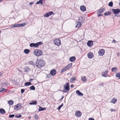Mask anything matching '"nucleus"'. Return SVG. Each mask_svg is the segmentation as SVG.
<instances>
[{"label":"nucleus","mask_w":120,"mask_h":120,"mask_svg":"<svg viewBox=\"0 0 120 120\" xmlns=\"http://www.w3.org/2000/svg\"><path fill=\"white\" fill-rule=\"evenodd\" d=\"M45 64V62L44 61L41 59H37L36 65L37 67L40 68L43 67Z\"/></svg>","instance_id":"f257e3e1"},{"label":"nucleus","mask_w":120,"mask_h":120,"mask_svg":"<svg viewBox=\"0 0 120 120\" xmlns=\"http://www.w3.org/2000/svg\"><path fill=\"white\" fill-rule=\"evenodd\" d=\"M34 54L37 56H40L42 55L43 53L42 51L40 50L36 49L34 51Z\"/></svg>","instance_id":"f03ea898"},{"label":"nucleus","mask_w":120,"mask_h":120,"mask_svg":"<svg viewBox=\"0 0 120 120\" xmlns=\"http://www.w3.org/2000/svg\"><path fill=\"white\" fill-rule=\"evenodd\" d=\"M42 44V42L40 41L36 43H32L30 44V47H38L39 45H41Z\"/></svg>","instance_id":"7ed1b4c3"},{"label":"nucleus","mask_w":120,"mask_h":120,"mask_svg":"<svg viewBox=\"0 0 120 120\" xmlns=\"http://www.w3.org/2000/svg\"><path fill=\"white\" fill-rule=\"evenodd\" d=\"M54 43L55 45L57 46H59L61 44L60 40L58 38L55 39L54 41Z\"/></svg>","instance_id":"20e7f679"},{"label":"nucleus","mask_w":120,"mask_h":120,"mask_svg":"<svg viewBox=\"0 0 120 120\" xmlns=\"http://www.w3.org/2000/svg\"><path fill=\"white\" fill-rule=\"evenodd\" d=\"M112 11L114 14H118L120 12V9L118 8L117 9L113 8L112 9Z\"/></svg>","instance_id":"39448f33"},{"label":"nucleus","mask_w":120,"mask_h":120,"mask_svg":"<svg viewBox=\"0 0 120 120\" xmlns=\"http://www.w3.org/2000/svg\"><path fill=\"white\" fill-rule=\"evenodd\" d=\"M54 14V12L52 11H51L49 13H47L46 14L44 15L43 16L45 17H47L52 15Z\"/></svg>","instance_id":"423d86ee"},{"label":"nucleus","mask_w":120,"mask_h":120,"mask_svg":"<svg viewBox=\"0 0 120 120\" xmlns=\"http://www.w3.org/2000/svg\"><path fill=\"white\" fill-rule=\"evenodd\" d=\"M56 71L55 69H53L50 72V73L52 76H54L56 74Z\"/></svg>","instance_id":"0eeeda50"},{"label":"nucleus","mask_w":120,"mask_h":120,"mask_svg":"<svg viewBox=\"0 0 120 120\" xmlns=\"http://www.w3.org/2000/svg\"><path fill=\"white\" fill-rule=\"evenodd\" d=\"M105 52V50L104 49H102L99 51L98 53L100 56H102L104 54Z\"/></svg>","instance_id":"6e6552de"},{"label":"nucleus","mask_w":120,"mask_h":120,"mask_svg":"<svg viewBox=\"0 0 120 120\" xmlns=\"http://www.w3.org/2000/svg\"><path fill=\"white\" fill-rule=\"evenodd\" d=\"M22 107L21 104H18L14 106V108L16 110H18L20 109Z\"/></svg>","instance_id":"1a4fd4ad"},{"label":"nucleus","mask_w":120,"mask_h":120,"mask_svg":"<svg viewBox=\"0 0 120 120\" xmlns=\"http://www.w3.org/2000/svg\"><path fill=\"white\" fill-rule=\"evenodd\" d=\"M24 70L26 73H28L30 70L31 69L29 67H26L24 68Z\"/></svg>","instance_id":"9d476101"},{"label":"nucleus","mask_w":120,"mask_h":120,"mask_svg":"<svg viewBox=\"0 0 120 120\" xmlns=\"http://www.w3.org/2000/svg\"><path fill=\"white\" fill-rule=\"evenodd\" d=\"M81 115V113L79 111H77L75 113V115L78 117H80Z\"/></svg>","instance_id":"9b49d317"},{"label":"nucleus","mask_w":120,"mask_h":120,"mask_svg":"<svg viewBox=\"0 0 120 120\" xmlns=\"http://www.w3.org/2000/svg\"><path fill=\"white\" fill-rule=\"evenodd\" d=\"M78 20L79 22L83 23L84 22L85 18L83 17L80 16Z\"/></svg>","instance_id":"f8f14e48"},{"label":"nucleus","mask_w":120,"mask_h":120,"mask_svg":"<svg viewBox=\"0 0 120 120\" xmlns=\"http://www.w3.org/2000/svg\"><path fill=\"white\" fill-rule=\"evenodd\" d=\"M87 55L88 57L90 59L94 57L93 54L91 52H89Z\"/></svg>","instance_id":"ddd939ff"},{"label":"nucleus","mask_w":120,"mask_h":120,"mask_svg":"<svg viewBox=\"0 0 120 120\" xmlns=\"http://www.w3.org/2000/svg\"><path fill=\"white\" fill-rule=\"evenodd\" d=\"M80 9L81 11L84 12L86 10V7L84 5H82L80 7Z\"/></svg>","instance_id":"4468645a"},{"label":"nucleus","mask_w":120,"mask_h":120,"mask_svg":"<svg viewBox=\"0 0 120 120\" xmlns=\"http://www.w3.org/2000/svg\"><path fill=\"white\" fill-rule=\"evenodd\" d=\"M87 44L88 46L91 47L93 44V41L91 40L89 41L87 43Z\"/></svg>","instance_id":"2eb2a0df"},{"label":"nucleus","mask_w":120,"mask_h":120,"mask_svg":"<svg viewBox=\"0 0 120 120\" xmlns=\"http://www.w3.org/2000/svg\"><path fill=\"white\" fill-rule=\"evenodd\" d=\"M108 72V70H106L104 72H103L101 74L102 75L105 77H106L107 76V74Z\"/></svg>","instance_id":"dca6fc26"},{"label":"nucleus","mask_w":120,"mask_h":120,"mask_svg":"<svg viewBox=\"0 0 120 120\" xmlns=\"http://www.w3.org/2000/svg\"><path fill=\"white\" fill-rule=\"evenodd\" d=\"M69 85L68 83L67 82L64 86V88L68 90H69Z\"/></svg>","instance_id":"f3484780"},{"label":"nucleus","mask_w":120,"mask_h":120,"mask_svg":"<svg viewBox=\"0 0 120 120\" xmlns=\"http://www.w3.org/2000/svg\"><path fill=\"white\" fill-rule=\"evenodd\" d=\"M77 25L76 26V27H78V28H79L82 25L81 23L79 22L78 21L76 22Z\"/></svg>","instance_id":"a211bd4d"},{"label":"nucleus","mask_w":120,"mask_h":120,"mask_svg":"<svg viewBox=\"0 0 120 120\" xmlns=\"http://www.w3.org/2000/svg\"><path fill=\"white\" fill-rule=\"evenodd\" d=\"M76 58L75 56H72L69 59V61L71 62H73L75 60Z\"/></svg>","instance_id":"6ab92c4d"},{"label":"nucleus","mask_w":120,"mask_h":120,"mask_svg":"<svg viewBox=\"0 0 120 120\" xmlns=\"http://www.w3.org/2000/svg\"><path fill=\"white\" fill-rule=\"evenodd\" d=\"M76 79V78L75 77H73L70 79V82L71 83H73Z\"/></svg>","instance_id":"aec40b11"},{"label":"nucleus","mask_w":120,"mask_h":120,"mask_svg":"<svg viewBox=\"0 0 120 120\" xmlns=\"http://www.w3.org/2000/svg\"><path fill=\"white\" fill-rule=\"evenodd\" d=\"M76 93L79 96H82L83 95V94L82 93L78 90L76 91Z\"/></svg>","instance_id":"412c9836"},{"label":"nucleus","mask_w":120,"mask_h":120,"mask_svg":"<svg viewBox=\"0 0 120 120\" xmlns=\"http://www.w3.org/2000/svg\"><path fill=\"white\" fill-rule=\"evenodd\" d=\"M117 68L116 67L113 68H112L111 71L112 72H115L117 71Z\"/></svg>","instance_id":"4be33fe9"},{"label":"nucleus","mask_w":120,"mask_h":120,"mask_svg":"<svg viewBox=\"0 0 120 120\" xmlns=\"http://www.w3.org/2000/svg\"><path fill=\"white\" fill-rule=\"evenodd\" d=\"M68 70V69L66 67H65L64 68H63L60 71V73H62L64 71L67 70Z\"/></svg>","instance_id":"5701e85b"},{"label":"nucleus","mask_w":120,"mask_h":120,"mask_svg":"<svg viewBox=\"0 0 120 120\" xmlns=\"http://www.w3.org/2000/svg\"><path fill=\"white\" fill-rule=\"evenodd\" d=\"M32 102H30L29 103L30 105H36L37 104V102L36 101H32Z\"/></svg>","instance_id":"b1692460"},{"label":"nucleus","mask_w":120,"mask_h":120,"mask_svg":"<svg viewBox=\"0 0 120 120\" xmlns=\"http://www.w3.org/2000/svg\"><path fill=\"white\" fill-rule=\"evenodd\" d=\"M0 113L1 114H3L5 113V110L3 108L0 109Z\"/></svg>","instance_id":"393cba45"},{"label":"nucleus","mask_w":120,"mask_h":120,"mask_svg":"<svg viewBox=\"0 0 120 120\" xmlns=\"http://www.w3.org/2000/svg\"><path fill=\"white\" fill-rule=\"evenodd\" d=\"M103 12L104 8H101L98 10V12L101 13Z\"/></svg>","instance_id":"a878e982"},{"label":"nucleus","mask_w":120,"mask_h":120,"mask_svg":"<svg viewBox=\"0 0 120 120\" xmlns=\"http://www.w3.org/2000/svg\"><path fill=\"white\" fill-rule=\"evenodd\" d=\"M13 101L11 100H10L8 101V103L10 105H12L13 104Z\"/></svg>","instance_id":"bb28decb"},{"label":"nucleus","mask_w":120,"mask_h":120,"mask_svg":"<svg viewBox=\"0 0 120 120\" xmlns=\"http://www.w3.org/2000/svg\"><path fill=\"white\" fill-rule=\"evenodd\" d=\"M19 27V24H15L11 26V27Z\"/></svg>","instance_id":"cd10ccee"},{"label":"nucleus","mask_w":120,"mask_h":120,"mask_svg":"<svg viewBox=\"0 0 120 120\" xmlns=\"http://www.w3.org/2000/svg\"><path fill=\"white\" fill-rule=\"evenodd\" d=\"M7 90V89H4L3 88H1L0 89V92H4L6 91Z\"/></svg>","instance_id":"c85d7f7f"},{"label":"nucleus","mask_w":120,"mask_h":120,"mask_svg":"<svg viewBox=\"0 0 120 120\" xmlns=\"http://www.w3.org/2000/svg\"><path fill=\"white\" fill-rule=\"evenodd\" d=\"M46 109L45 108H43L41 107H40L39 109V111H43L46 110Z\"/></svg>","instance_id":"c756f323"},{"label":"nucleus","mask_w":120,"mask_h":120,"mask_svg":"<svg viewBox=\"0 0 120 120\" xmlns=\"http://www.w3.org/2000/svg\"><path fill=\"white\" fill-rule=\"evenodd\" d=\"M72 66V63H70L67 66H66V67L68 68V70L70 68H71Z\"/></svg>","instance_id":"7c9ffc66"},{"label":"nucleus","mask_w":120,"mask_h":120,"mask_svg":"<svg viewBox=\"0 0 120 120\" xmlns=\"http://www.w3.org/2000/svg\"><path fill=\"white\" fill-rule=\"evenodd\" d=\"M24 52L26 54H27L28 53L30 52V50L29 49H26L24 50Z\"/></svg>","instance_id":"2f4dec72"},{"label":"nucleus","mask_w":120,"mask_h":120,"mask_svg":"<svg viewBox=\"0 0 120 120\" xmlns=\"http://www.w3.org/2000/svg\"><path fill=\"white\" fill-rule=\"evenodd\" d=\"M117 101V99H115L114 98L112 99L111 101V102L113 103V104L115 103Z\"/></svg>","instance_id":"473e14b6"},{"label":"nucleus","mask_w":120,"mask_h":120,"mask_svg":"<svg viewBox=\"0 0 120 120\" xmlns=\"http://www.w3.org/2000/svg\"><path fill=\"white\" fill-rule=\"evenodd\" d=\"M111 14V12L110 11H107L105 12L104 13V15L106 16H108L110 15Z\"/></svg>","instance_id":"72a5a7b5"},{"label":"nucleus","mask_w":120,"mask_h":120,"mask_svg":"<svg viewBox=\"0 0 120 120\" xmlns=\"http://www.w3.org/2000/svg\"><path fill=\"white\" fill-rule=\"evenodd\" d=\"M31 83L30 82H26L25 83L24 85L25 86H27L31 85Z\"/></svg>","instance_id":"f704fd0d"},{"label":"nucleus","mask_w":120,"mask_h":120,"mask_svg":"<svg viewBox=\"0 0 120 120\" xmlns=\"http://www.w3.org/2000/svg\"><path fill=\"white\" fill-rule=\"evenodd\" d=\"M116 77H118V78L120 79V72L117 73H116Z\"/></svg>","instance_id":"c9c22d12"},{"label":"nucleus","mask_w":120,"mask_h":120,"mask_svg":"<svg viewBox=\"0 0 120 120\" xmlns=\"http://www.w3.org/2000/svg\"><path fill=\"white\" fill-rule=\"evenodd\" d=\"M40 3L41 5H43L42 0H40L38 1L37 2L36 4H39Z\"/></svg>","instance_id":"e433bc0d"},{"label":"nucleus","mask_w":120,"mask_h":120,"mask_svg":"<svg viewBox=\"0 0 120 120\" xmlns=\"http://www.w3.org/2000/svg\"><path fill=\"white\" fill-rule=\"evenodd\" d=\"M87 79H86V77L85 76H83L81 78L83 82H86V80Z\"/></svg>","instance_id":"4c0bfd02"},{"label":"nucleus","mask_w":120,"mask_h":120,"mask_svg":"<svg viewBox=\"0 0 120 120\" xmlns=\"http://www.w3.org/2000/svg\"><path fill=\"white\" fill-rule=\"evenodd\" d=\"M22 116L21 114H18L15 115V117L17 118H19Z\"/></svg>","instance_id":"58836bf2"},{"label":"nucleus","mask_w":120,"mask_h":120,"mask_svg":"<svg viewBox=\"0 0 120 120\" xmlns=\"http://www.w3.org/2000/svg\"><path fill=\"white\" fill-rule=\"evenodd\" d=\"M26 24L25 23L22 24H19V27H23L26 25Z\"/></svg>","instance_id":"ea45409f"},{"label":"nucleus","mask_w":120,"mask_h":120,"mask_svg":"<svg viewBox=\"0 0 120 120\" xmlns=\"http://www.w3.org/2000/svg\"><path fill=\"white\" fill-rule=\"evenodd\" d=\"M113 3L112 1H111L109 3L108 5L110 7H112L113 6Z\"/></svg>","instance_id":"a19ab883"},{"label":"nucleus","mask_w":120,"mask_h":120,"mask_svg":"<svg viewBox=\"0 0 120 120\" xmlns=\"http://www.w3.org/2000/svg\"><path fill=\"white\" fill-rule=\"evenodd\" d=\"M30 89L31 90H35V88L34 86H32L30 87Z\"/></svg>","instance_id":"79ce46f5"},{"label":"nucleus","mask_w":120,"mask_h":120,"mask_svg":"<svg viewBox=\"0 0 120 120\" xmlns=\"http://www.w3.org/2000/svg\"><path fill=\"white\" fill-rule=\"evenodd\" d=\"M63 105V104L62 103L61 104V105H59V106L58 107V110H59L60 109H61V108L62 107Z\"/></svg>","instance_id":"37998d69"},{"label":"nucleus","mask_w":120,"mask_h":120,"mask_svg":"<svg viewBox=\"0 0 120 120\" xmlns=\"http://www.w3.org/2000/svg\"><path fill=\"white\" fill-rule=\"evenodd\" d=\"M69 90H68L66 89H65L63 90V92H64L67 93L68 92Z\"/></svg>","instance_id":"c03bdc74"},{"label":"nucleus","mask_w":120,"mask_h":120,"mask_svg":"<svg viewBox=\"0 0 120 120\" xmlns=\"http://www.w3.org/2000/svg\"><path fill=\"white\" fill-rule=\"evenodd\" d=\"M101 13H99V12H97V15L98 17H99L100 16H101L103 15L102 14L101 15Z\"/></svg>","instance_id":"a18cd8bd"},{"label":"nucleus","mask_w":120,"mask_h":120,"mask_svg":"<svg viewBox=\"0 0 120 120\" xmlns=\"http://www.w3.org/2000/svg\"><path fill=\"white\" fill-rule=\"evenodd\" d=\"M29 64L32 65H34V64L33 63V62L32 61H30L29 62Z\"/></svg>","instance_id":"49530a36"},{"label":"nucleus","mask_w":120,"mask_h":120,"mask_svg":"<svg viewBox=\"0 0 120 120\" xmlns=\"http://www.w3.org/2000/svg\"><path fill=\"white\" fill-rule=\"evenodd\" d=\"M51 74L50 73V74H49L48 75H47V77L48 78H50L51 76Z\"/></svg>","instance_id":"de8ad7c7"},{"label":"nucleus","mask_w":120,"mask_h":120,"mask_svg":"<svg viewBox=\"0 0 120 120\" xmlns=\"http://www.w3.org/2000/svg\"><path fill=\"white\" fill-rule=\"evenodd\" d=\"M15 116V115L14 114L10 115H9V118H13Z\"/></svg>","instance_id":"09e8293b"},{"label":"nucleus","mask_w":120,"mask_h":120,"mask_svg":"<svg viewBox=\"0 0 120 120\" xmlns=\"http://www.w3.org/2000/svg\"><path fill=\"white\" fill-rule=\"evenodd\" d=\"M34 117L36 119H37L38 118V116L37 115H34Z\"/></svg>","instance_id":"8fccbe9b"},{"label":"nucleus","mask_w":120,"mask_h":120,"mask_svg":"<svg viewBox=\"0 0 120 120\" xmlns=\"http://www.w3.org/2000/svg\"><path fill=\"white\" fill-rule=\"evenodd\" d=\"M25 90L24 89H21V91L22 94L24 92Z\"/></svg>","instance_id":"3c124183"},{"label":"nucleus","mask_w":120,"mask_h":120,"mask_svg":"<svg viewBox=\"0 0 120 120\" xmlns=\"http://www.w3.org/2000/svg\"><path fill=\"white\" fill-rule=\"evenodd\" d=\"M88 120H95L93 118H90Z\"/></svg>","instance_id":"603ef678"},{"label":"nucleus","mask_w":120,"mask_h":120,"mask_svg":"<svg viewBox=\"0 0 120 120\" xmlns=\"http://www.w3.org/2000/svg\"><path fill=\"white\" fill-rule=\"evenodd\" d=\"M116 41L114 40H113L112 41V43H116Z\"/></svg>","instance_id":"864d4df0"},{"label":"nucleus","mask_w":120,"mask_h":120,"mask_svg":"<svg viewBox=\"0 0 120 120\" xmlns=\"http://www.w3.org/2000/svg\"><path fill=\"white\" fill-rule=\"evenodd\" d=\"M99 85L100 86H103L104 84L103 83H101L99 84Z\"/></svg>","instance_id":"5fc2aeb1"},{"label":"nucleus","mask_w":120,"mask_h":120,"mask_svg":"<svg viewBox=\"0 0 120 120\" xmlns=\"http://www.w3.org/2000/svg\"><path fill=\"white\" fill-rule=\"evenodd\" d=\"M110 111L111 112H112L113 111H115L116 110L114 109H110Z\"/></svg>","instance_id":"6e6d98bb"},{"label":"nucleus","mask_w":120,"mask_h":120,"mask_svg":"<svg viewBox=\"0 0 120 120\" xmlns=\"http://www.w3.org/2000/svg\"><path fill=\"white\" fill-rule=\"evenodd\" d=\"M34 3L33 2H30V5H31L32 4H33Z\"/></svg>","instance_id":"4d7b16f0"},{"label":"nucleus","mask_w":120,"mask_h":120,"mask_svg":"<svg viewBox=\"0 0 120 120\" xmlns=\"http://www.w3.org/2000/svg\"><path fill=\"white\" fill-rule=\"evenodd\" d=\"M3 74V73L1 72H0V76H1Z\"/></svg>","instance_id":"13d9d810"},{"label":"nucleus","mask_w":120,"mask_h":120,"mask_svg":"<svg viewBox=\"0 0 120 120\" xmlns=\"http://www.w3.org/2000/svg\"><path fill=\"white\" fill-rule=\"evenodd\" d=\"M71 88H72L73 87H74V85L73 84H72L71 85Z\"/></svg>","instance_id":"bf43d9fd"},{"label":"nucleus","mask_w":120,"mask_h":120,"mask_svg":"<svg viewBox=\"0 0 120 120\" xmlns=\"http://www.w3.org/2000/svg\"><path fill=\"white\" fill-rule=\"evenodd\" d=\"M33 80H34V79H31L30 80V81H31Z\"/></svg>","instance_id":"052dcab7"},{"label":"nucleus","mask_w":120,"mask_h":120,"mask_svg":"<svg viewBox=\"0 0 120 120\" xmlns=\"http://www.w3.org/2000/svg\"><path fill=\"white\" fill-rule=\"evenodd\" d=\"M31 116H29V119H31Z\"/></svg>","instance_id":"680f3d73"},{"label":"nucleus","mask_w":120,"mask_h":120,"mask_svg":"<svg viewBox=\"0 0 120 120\" xmlns=\"http://www.w3.org/2000/svg\"><path fill=\"white\" fill-rule=\"evenodd\" d=\"M3 0H0V2H1V1H2Z\"/></svg>","instance_id":"e2e57ef3"},{"label":"nucleus","mask_w":120,"mask_h":120,"mask_svg":"<svg viewBox=\"0 0 120 120\" xmlns=\"http://www.w3.org/2000/svg\"><path fill=\"white\" fill-rule=\"evenodd\" d=\"M63 97H62V98H61V99H63Z\"/></svg>","instance_id":"0e129e2a"},{"label":"nucleus","mask_w":120,"mask_h":120,"mask_svg":"<svg viewBox=\"0 0 120 120\" xmlns=\"http://www.w3.org/2000/svg\"><path fill=\"white\" fill-rule=\"evenodd\" d=\"M63 97H62V98H61V99H63Z\"/></svg>","instance_id":"69168bd1"},{"label":"nucleus","mask_w":120,"mask_h":120,"mask_svg":"<svg viewBox=\"0 0 120 120\" xmlns=\"http://www.w3.org/2000/svg\"><path fill=\"white\" fill-rule=\"evenodd\" d=\"M115 16H117V15H115Z\"/></svg>","instance_id":"338daca9"},{"label":"nucleus","mask_w":120,"mask_h":120,"mask_svg":"<svg viewBox=\"0 0 120 120\" xmlns=\"http://www.w3.org/2000/svg\"><path fill=\"white\" fill-rule=\"evenodd\" d=\"M119 5H120V2L119 3Z\"/></svg>","instance_id":"774afa93"}]
</instances>
